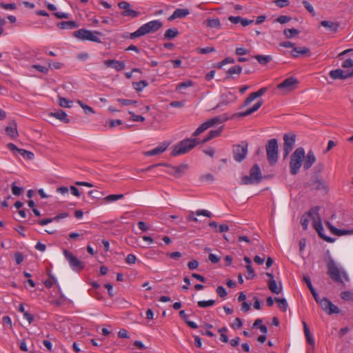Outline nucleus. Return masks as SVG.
<instances>
[{"mask_svg":"<svg viewBox=\"0 0 353 353\" xmlns=\"http://www.w3.org/2000/svg\"><path fill=\"white\" fill-rule=\"evenodd\" d=\"M163 26V23L159 20H153L142 25L137 30L130 34V35L124 36V38H130L134 39L135 38L141 37L148 33H152L157 31Z\"/></svg>","mask_w":353,"mask_h":353,"instance_id":"obj_1","label":"nucleus"},{"mask_svg":"<svg viewBox=\"0 0 353 353\" xmlns=\"http://www.w3.org/2000/svg\"><path fill=\"white\" fill-rule=\"evenodd\" d=\"M327 274L334 282L343 283L342 277H343L346 281H350L346 272L343 269L339 268L336 262L332 258L329 259L327 263Z\"/></svg>","mask_w":353,"mask_h":353,"instance_id":"obj_2","label":"nucleus"},{"mask_svg":"<svg viewBox=\"0 0 353 353\" xmlns=\"http://www.w3.org/2000/svg\"><path fill=\"white\" fill-rule=\"evenodd\" d=\"M199 143L200 141L197 138L183 139L174 146L171 154L173 157L184 154L193 149Z\"/></svg>","mask_w":353,"mask_h":353,"instance_id":"obj_3","label":"nucleus"},{"mask_svg":"<svg viewBox=\"0 0 353 353\" xmlns=\"http://www.w3.org/2000/svg\"><path fill=\"white\" fill-rule=\"evenodd\" d=\"M305 157V150L299 147L292 153L290 161V172L292 175H296L301 168Z\"/></svg>","mask_w":353,"mask_h":353,"instance_id":"obj_4","label":"nucleus"},{"mask_svg":"<svg viewBox=\"0 0 353 353\" xmlns=\"http://www.w3.org/2000/svg\"><path fill=\"white\" fill-rule=\"evenodd\" d=\"M263 179V176L260 167L258 164H254L250 170L249 176H243L241 179V184L242 185H252L259 183Z\"/></svg>","mask_w":353,"mask_h":353,"instance_id":"obj_5","label":"nucleus"},{"mask_svg":"<svg viewBox=\"0 0 353 353\" xmlns=\"http://www.w3.org/2000/svg\"><path fill=\"white\" fill-rule=\"evenodd\" d=\"M72 34L74 37L81 41H90L96 43H101V41L99 37V35H101V33L98 31H92L85 28H81L74 31Z\"/></svg>","mask_w":353,"mask_h":353,"instance_id":"obj_6","label":"nucleus"},{"mask_svg":"<svg viewBox=\"0 0 353 353\" xmlns=\"http://www.w3.org/2000/svg\"><path fill=\"white\" fill-rule=\"evenodd\" d=\"M278 148L276 139H270L265 145L267 159L270 165H274L278 161Z\"/></svg>","mask_w":353,"mask_h":353,"instance_id":"obj_7","label":"nucleus"},{"mask_svg":"<svg viewBox=\"0 0 353 353\" xmlns=\"http://www.w3.org/2000/svg\"><path fill=\"white\" fill-rule=\"evenodd\" d=\"M228 119V117L225 116H217L215 117H213L204 123H203L201 125H200L196 130L192 133L193 137H197L206 130H208L209 128L214 125L217 123H221Z\"/></svg>","mask_w":353,"mask_h":353,"instance_id":"obj_8","label":"nucleus"},{"mask_svg":"<svg viewBox=\"0 0 353 353\" xmlns=\"http://www.w3.org/2000/svg\"><path fill=\"white\" fill-rule=\"evenodd\" d=\"M228 119V117L225 116H217L215 117H213L204 123H203L201 125H200L196 130L192 133L193 137H197L206 130H208L209 128L214 125L217 123H221Z\"/></svg>","mask_w":353,"mask_h":353,"instance_id":"obj_9","label":"nucleus"},{"mask_svg":"<svg viewBox=\"0 0 353 353\" xmlns=\"http://www.w3.org/2000/svg\"><path fill=\"white\" fill-rule=\"evenodd\" d=\"M298 83L299 81L296 78L290 77L285 79L281 83L278 84L276 88L277 89L281 90L283 93H288L294 90Z\"/></svg>","mask_w":353,"mask_h":353,"instance_id":"obj_10","label":"nucleus"},{"mask_svg":"<svg viewBox=\"0 0 353 353\" xmlns=\"http://www.w3.org/2000/svg\"><path fill=\"white\" fill-rule=\"evenodd\" d=\"M63 254L72 270L79 271L84 268V265L72 252L64 250Z\"/></svg>","mask_w":353,"mask_h":353,"instance_id":"obj_11","label":"nucleus"},{"mask_svg":"<svg viewBox=\"0 0 353 353\" xmlns=\"http://www.w3.org/2000/svg\"><path fill=\"white\" fill-rule=\"evenodd\" d=\"M248 153V143L244 142L240 145H234L233 149V157L237 162H241Z\"/></svg>","mask_w":353,"mask_h":353,"instance_id":"obj_12","label":"nucleus"},{"mask_svg":"<svg viewBox=\"0 0 353 353\" xmlns=\"http://www.w3.org/2000/svg\"><path fill=\"white\" fill-rule=\"evenodd\" d=\"M318 304L328 314H339L340 312L339 307L325 297H322Z\"/></svg>","mask_w":353,"mask_h":353,"instance_id":"obj_13","label":"nucleus"},{"mask_svg":"<svg viewBox=\"0 0 353 353\" xmlns=\"http://www.w3.org/2000/svg\"><path fill=\"white\" fill-rule=\"evenodd\" d=\"M118 6L120 9L123 10V12H121V15L123 17L137 18L140 15V12L131 8V6L128 1H121L118 3Z\"/></svg>","mask_w":353,"mask_h":353,"instance_id":"obj_14","label":"nucleus"},{"mask_svg":"<svg viewBox=\"0 0 353 353\" xmlns=\"http://www.w3.org/2000/svg\"><path fill=\"white\" fill-rule=\"evenodd\" d=\"M296 136L292 134H285L283 136V156L287 157L292 150L295 143Z\"/></svg>","mask_w":353,"mask_h":353,"instance_id":"obj_15","label":"nucleus"},{"mask_svg":"<svg viewBox=\"0 0 353 353\" xmlns=\"http://www.w3.org/2000/svg\"><path fill=\"white\" fill-rule=\"evenodd\" d=\"M7 148L10 150H11L14 154L19 153L23 158L27 159L28 160H32L34 159V155L32 152L28 151L24 149H19L12 143H8Z\"/></svg>","mask_w":353,"mask_h":353,"instance_id":"obj_16","label":"nucleus"},{"mask_svg":"<svg viewBox=\"0 0 353 353\" xmlns=\"http://www.w3.org/2000/svg\"><path fill=\"white\" fill-rule=\"evenodd\" d=\"M268 90L267 87H263L259 89L258 91L250 93L248 97L245 99L243 105L240 107V108H243L244 107L248 106L250 103H252L255 99L261 97Z\"/></svg>","mask_w":353,"mask_h":353,"instance_id":"obj_17","label":"nucleus"},{"mask_svg":"<svg viewBox=\"0 0 353 353\" xmlns=\"http://www.w3.org/2000/svg\"><path fill=\"white\" fill-rule=\"evenodd\" d=\"M166 166L169 168L167 172L175 177L181 176L188 168V165L187 164H181L179 166H171L167 164Z\"/></svg>","mask_w":353,"mask_h":353,"instance_id":"obj_18","label":"nucleus"},{"mask_svg":"<svg viewBox=\"0 0 353 353\" xmlns=\"http://www.w3.org/2000/svg\"><path fill=\"white\" fill-rule=\"evenodd\" d=\"M314 228L317 232L319 236L328 243L334 242V239L332 237L327 236L323 234L324 228L323 227L321 220L320 217H318V220H315L314 223Z\"/></svg>","mask_w":353,"mask_h":353,"instance_id":"obj_19","label":"nucleus"},{"mask_svg":"<svg viewBox=\"0 0 353 353\" xmlns=\"http://www.w3.org/2000/svg\"><path fill=\"white\" fill-rule=\"evenodd\" d=\"M263 105V101H258L252 108H248L247 110L241 112L235 113L233 114L232 118L234 117H244L248 115H250L253 112L258 110L261 105Z\"/></svg>","mask_w":353,"mask_h":353,"instance_id":"obj_20","label":"nucleus"},{"mask_svg":"<svg viewBox=\"0 0 353 353\" xmlns=\"http://www.w3.org/2000/svg\"><path fill=\"white\" fill-rule=\"evenodd\" d=\"M316 162V157L312 150H309L303 161V165L304 170L310 169L312 165Z\"/></svg>","mask_w":353,"mask_h":353,"instance_id":"obj_21","label":"nucleus"},{"mask_svg":"<svg viewBox=\"0 0 353 353\" xmlns=\"http://www.w3.org/2000/svg\"><path fill=\"white\" fill-rule=\"evenodd\" d=\"M6 133L7 136L12 139H16L18 135L17 125L14 121L9 123V125L6 127Z\"/></svg>","mask_w":353,"mask_h":353,"instance_id":"obj_22","label":"nucleus"},{"mask_svg":"<svg viewBox=\"0 0 353 353\" xmlns=\"http://www.w3.org/2000/svg\"><path fill=\"white\" fill-rule=\"evenodd\" d=\"M168 147V143L166 142L161 143L159 145L156 147L155 148L148 150L144 153L146 156H155L159 154L163 153Z\"/></svg>","mask_w":353,"mask_h":353,"instance_id":"obj_23","label":"nucleus"},{"mask_svg":"<svg viewBox=\"0 0 353 353\" xmlns=\"http://www.w3.org/2000/svg\"><path fill=\"white\" fill-rule=\"evenodd\" d=\"M190 14L188 9L177 8L176 9L172 14L168 17V21H173L177 18H184Z\"/></svg>","mask_w":353,"mask_h":353,"instance_id":"obj_24","label":"nucleus"},{"mask_svg":"<svg viewBox=\"0 0 353 353\" xmlns=\"http://www.w3.org/2000/svg\"><path fill=\"white\" fill-rule=\"evenodd\" d=\"M310 186L314 189V190H327V186L325 183V182L320 179L319 177L316 176L312 182L310 184Z\"/></svg>","mask_w":353,"mask_h":353,"instance_id":"obj_25","label":"nucleus"},{"mask_svg":"<svg viewBox=\"0 0 353 353\" xmlns=\"http://www.w3.org/2000/svg\"><path fill=\"white\" fill-rule=\"evenodd\" d=\"M321 26L327 28L330 32L335 33L338 31L339 23L330 21L323 20L321 21Z\"/></svg>","mask_w":353,"mask_h":353,"instance_id":"obj_26","label":"nucleus"},{"mask_svg":"<svg viewBox=\"0 0 353 353\" xmlns=\"http://www.w3.org/2000/svg\"><path fill=\"white\" fill-rule=\"evenodd\" d=\"M222 101L221 105H228L236 101L237 97L232 92L228 91L221 96Z\"/></svg>","mask_w":353,"mask_h":353,"instance_id":"obj_27","label":"nucleus"},{"mask_svg":"<svg viewBox=\"0 0 353 353\" xmlns=\"http://www.w3.org/2000/svg\"><path fill=\"white\" fill-rule=\"evenodd\" d=\"M194 214H196L197 216L203 215V216H208V217H211V216H212L211 212H210L209 211H208L206 210H199L196 212H194L192 211L190 212V214L188 216V219L190 221H194V222H197L198 219L194 216Z\"/></svg>","mask_w":353,"mask_h":353,"instance_id":"obj_28","label":"nucleus"},{"mask_svg":"<svg viewBox=\"0 0 353 353\" xmlns=\"http://www.w3.org/2000/svg\"><path fill=\"white\" fill-rule=\"evenodd\" d=\"M50 115L55 117L61 121L64 122L65 123H68L70 122V119L68 118L67 114L62 110H59L54 112H51Z\"/></svg>","mask_w":353,"mask_h":353,"instance_id":"obj_29","label":"nucleus"},{"mask_svg":"<svg viewBox=\"0 0 353 353\" xmlns=\"http://www.w3.org/2000/svg\"><path fill=\"white\" fill-rule=\"evenodd\" d=\"M310 49L306 47H294L291 51V55L293 57H298L299 55L308 54Z\"/></svg>","mask_w":353,"mask_h":353,"instance_id":"obj_30","label":"nucleus"},{"mask_svg":"<svg viewBox=\"0 0 353 353\" xmlns=\"http://www.w3.org/2000/svg\"><path fill=\"white\" fill-rule=\"evenodd\" d=\"M223 128L221 127L216 130H212L209 132V133L206 135V137L202 140V143H205L210 141L211 139L219 137L221 132H222Z\"/></svg>","mask_w":353,"mask_h":353,"instance_id":"obj_31","label":"nucleus"},{"mask_svg":"<svg viewBox=\"0 0 353 353\" xmlns=\"http://www.w3.org/2000/svg\"><path fill=\"white\" fill-rule=\"evenodd\" d=\"M268 285L269 290L276 294H279L282 291V285L280 283L279 286L275 280L268 281Z\"/></svg>","mask_w":353,"mask_h":353,"instance_id":"obj_32","label":"nucleus"},{"mask_svg":"<svg viewBox=\"0 0 353 353\" xmlns=\"http://www.w3.org/2000/svg\"><path fill=\"white\" fill-rule=\"evenodd\" d=\"M61 29L71 30L78 27V24L74 21H61L57 24Z\"/></svg>","mask_w":353,"mask_h":353,"instance_id":"obj_33","label":"nucleus"},{"mask_svg":"<svg viewBox=\"0 0 353 353\" xmlns=\"http://www.w3.org/2000/svg\"><path fill=\"white\" fill-rule=\"evenodd\" d=\"M254 58L256 59L258 61V62L261 65H266L272 59V56L270 55L257 54L255 55Z\"/></svg>","mask_w":353,"mask_h":353,"instance_id":"obj_34","label":"nucleus"},{"mask_svg":"<svg viewBox=\"0 0 353 353\" xmlns=\"http://www.w3.org/2000/svg\"><path fill=\"white\" fill-rule=\"evenodd\" d=\"M148 85V83L145 80H141V81H138V82H133L132 83L133 88L135 90L138 91V92L142 91Z\"/></svg>","mask_w":353,"mask_h":353,"instance_id":"obj_35","label":"nucleus"},{"mask_svg":"<svg viewBox=\"0 0 353 353\" xmlns=\"http://www.w3.org/2000/svg\"><path fill=\"white\" fill-rule=\"evenodd\" d=\"M179 34V30L176 28H169L165 31L164 34V38L168 39H172L176 37Z\"/></svg>","mask_w":353,"mask_h":353,"instance_id":"obj_36","label":"nucleus"},{"mask_svg":"<svg viewBox=\"0 0 353 353\" xmlns=\"http://www.w3.org/2000/svg\"><path fill=\"white\" fill-rule=\"evenodd\" d=\"M274 300L278 303V307L282 312H285L288 310V304L285 298H275Z\"/></svg>","mask_w":353,"mask_h":353,"instance_id":"obj_37","label":"nucleus"},{"mask_svg":"<svg viewBox=\"0 0 353 353\" xmlns=\"http://www.w3.org/2000/svg\"><path fill=\"white\" fill-rule=\"evenodd\" d=\"M206 24L208 27L212 28H221V24L220 20L216 19H209L206 21Z\"/></svg>","mask_w":353,"mask_h":353,"instance_id":"obj_38","label":"nucleus"},{"mask_svg":"<svg viewBox=\"0 0 353 353\" xmlns=\"http://www.w3.org/2000/svg\"><path fill=\"white\" fill-rule=\"evenodd\" d=\"M330 77L332 79H343V70L341 69L332 70L330 72Z\"/></svg>","mask_w":353,"mask_h":353,"instance_id":"obj_39","label":"nucleus"},{"mask_svg":"<svg viewBox=\"0 0 353 353\" xmlns=\"http://www.w3.org/2000/svg\"><path fill=\"white\" fill-rule=\"evenodd\" d=\"M299 30L296 28H286L283 31V34L288 39H291L299 34Z\"/></svg>","mask_w":353,"mask_h":353,"instance_id":"obj_40","label":"nucleus"},{"mask_svg":"<svg viewBox=\"0 0 353 353\" xmlns=\"http://www.w3.org/2000/svg\"><path fill=\"white\" fill-rule=\"evenodd\" d=\"M124 197V194H110L106 196L103 199L106 203H111L116 201L119 199H121Z\"/></svg>","mask_w":353,"mask_h":353,"instance_id":"obj_41","label":"nucleus"},{"mask_svg":"<svg viewBox=\"0 0 353 353\" xmlns=\"http://www.w3.org/2000/svg\"><path fill=\"white\" fill-rule=\"evenodd\" d=\"M319 207L315 206L312 208L310 211L307 213V215L310 218L313 219L314 221L316 220V217L318 219L319 216Z\"/></svg>","mask_w":353,"mask_h":353,"instance_id":"obj_42","label":"nucleus"},{"mask_svg":"<svg viewBox=\"0 0 353 353\" xmlns=\"http://www.w3.org/2000/svg\"><path fill=\"white\" fill-rule=\"evenodd\" d=\"M215 301L210 299L208 301H199L197 302V305L201 308H205L214 305Z\"/></svg>","mask_w":353,"mask_h":353,"instance_id":"obj_43","label":"nucleus"},{"mask_svg":"<svg viewBox=\"0 0 353 353\" xmlns=\"http://www.w3.org/2000/svg\"><path fill=\"white\" fill-rule=\"evenodd\" d=\"M125 63L124 61L114 59L112 68H114L117 71H121L125 68Z\"/></svg>","mask_w":353,"mask_h":353,"instance_id":"obj_44","label":"nucleus"},{"mask_svg":"<svg viewBox=\"0 0 353 353\" xmlns=\"http://www.w3.org/2000/svg\"><path fill=\"white\" fill-rule=\"evenodd\" d=\"M242 72V67L240 65H234L231 67L227 72L229 75L240 74Z\"/></svg>","mask_w":353,"mask_h":353,"instance_id":"obj_45","label":"nucleus"},{"mask_svg":"<svg viewBox=\"0 0 353 353\" xmlns=\"http://www.w3.org/2000/svg\"><path fill=\"white\" fill-rule=\"evenodd\" d=\"M77 103L82 108L85 114H93L94 113V110L92 108L88 106V105L83 103V101L79 100Z\"/></svg>","mask_w":353,"mask_h":353,"instance_id":"obj_46","label":"nucleus"},{"mask_svg":"<svg viewBox=\"0 0 353 353\" xmlns=\"http://www.w3.org/2000/svg\"><path fill=\"white\" fill-rule=\"evenodd\" d=\"M117 101L123 106H128V105H135L138 103L135 100L124 99H117Z\"/></svg>","mask_w":353,"mask_h":353,"instance_id":"obj_47","label":"nucleus"},{"mask_svg":"<svg viewBox=\"0 0 353 353\" xmlns=\"http://www.w3.org/2000/svg\"><path fill=\"white\" fill-rule=\"evenodd\" d=\"M56 282L55 277L52 275L51 274H49V279H46L44 281V285L47 288H50Z\"/></svg>","mask_w":353,"mask_h":353,"instance_id":"obj_48","label":"nucleus"},{"mask_svg":"<svg viewBox=\"0 0 353 353\" xmlns=\"http://www.w3.org/2000/svg\"><path fill=\"white\" fill-rule=\"evenodd\" d=\"M197 52L204 54L210 52H215V48L214 47H206V48H198L196 49Z\"/></svg>","mask_w":353,"mask_h":353,"instance_id":"obj_49","label":"nucleus"},{"mask_svg":"<svg viewBox=\"0 0 353 353\" xmlns=\"http://www.w3.org/2000/svg\"><path fill=\"white\" fill-rule=\"evenodd\" d=\"M170 63H171L172 64L174 68H179L181 67V64H182L181 60L177 59L171 60L169 61H165L164 63V65L168 67V64Z\"/></svg>","mask_w":353,"mask_h":353,"instance_id":"obj_50","label":"nucleus"},{"mask_svg":"<svg viewBox=\"0 0 353 353\" xmlns=\"http://www.w3.org/2000/svg\"><path fill=\"white\" fill-rule=\"evenodd\" d=\"M12 192L15 196H20L23 192V188L18 187L13 183L11 185Z\"/></svg>","mask_w":353,"mask_h":353,"instance_id":"obj_51","label":"nucleus"},{"mask_svg":"<svg viewBox=\"0 0 353 353\" xmlns=\"http://www.w3.org/2000/svg\"><path fill=\"white\" fill-rule=\"evenodd\" d=\"M47 62H48L49 68H50L51 69L58 70V69L61 68L63 66V63H59V62H54L52 60H48Z\"/></svg>","mask_w":353,"mask_h":353,"instance_id":"obj_52","label":"nucleus"},{"mask_svg":"<svg viewBox=\"0 0 353 353\" xmlns=\"http://www.w3.org/2000/svg\"><path fill=\"white\" fill-rule=\"evenodd\" d=\"M129 114L131 115L130 120L133 121L143 122L145 121V118L141 115H137L132 111H130Z\"/></svg>","mask_w":353,"mask_h":353,"instance_id":"obj_53","label":"nucleus"},{"mask_svg":"<svg viewBox=\"0 0 353 353\" xmlns=\"http://www.w3.org/2000/svg\"><path fill=\"white\" fill-rule=\"evenodd\" d=\"M248 274L245 276L247 279H252L255 277V274L254 272V269L252 268L251 265H246Z\"/></svg>","mask_w":353,"mask_h":353,"instance_id":"obj_54","label":"nucleus"},{"mask_svg":"<svg viewBox=\"0 0 353 353\" xmlns=\"http://www.w3.org/2000/svg\"><path fill=\"white\" fill-rule=\"evenodd\" d=\"M0 7L5 9V10H15L17 8V6L15 3H1Z\"/></svg>","mask_w":353,"mask_h":353,"instance_id":"obj_55","label":"nucleus"},{"mask_svg":"<svg viewBox=\"0 0 353 353\" xmlns=\"http://www.w3.org/2000/svg\"><path fill=\"white\" fill-rule=\"evenodd\" d=\"M274 3L279 8H284L290 4V1L288 0H275Z\"/></svg>","mask_w":353,"mask_h":353,"instance_id":"obj_56","label":"nucleus"},{"mask_svg":"<svg viewBox=\"0 0 353 353\" xmlns=\"http://www.w3.org/2000/svg\"><path fill=\"white\" fill-rule=\"evenodd\" d=\"M291 18L290 17L285 15H281L279 17L276 19H275L276 22L280 23L281 24H284L290 21Z\"/></svg>","mask_w":353,"mask_h":353,"instance_id":"obj_57","label":"nucleus"},{"mask_svg":"<svg viewBox=\"0 0 353 353\" xmlns=\"http://www.w3.org/2000/svg\"><path fill=\"white\" fill-rule=\"evenodd\" d=\"M32 68H35L37 70L43 73V74H48V71H49V68L46 67V66H43V65H32Z\"/></svg>","mask_w":353,"mask_h":353,"instance_id":"obj_58","label":"nucleus"},{"mask_svg":"<svg viewBox=\"0 0 353 353\" xmlns=\"http://www.w3.org/2000/svg\"><path fill=\"white\" fill-rule=\"evenodd\" d=\"M303 279V281L306 283L307 286L308 287V288L310 289L311 292H313L314 290H315V289L314 288V287L312 284L310 278L308 276L304 275Z\"/></svg>","mask_w":353,"mask_h":353,"instance_id":"obj_59","label":"nucleus"},{"mask_svg":"<svg viewBox=\"0 0 353 353\" xmlns=\"http://www.w3.org/2000/svg\"><path fill=\"white\" fill-rule=\"evenodd\" d=\"M216 291L218 295L221 298H224L227 296V291L223 286H218Z\"/></svg>","mask_w":353,"mask_h":353,"instance_id":"obj_60","label":"nucleus"},{"mask_svg":"<svg viewBox=\"0 0 353 353\" xmlns=\"http://www.w3.org/2000/svg\"><path fill=\"white\" fill-rule=\"evenodd\" d=\"M308 217L309 216L307 215H303L301 219V223L303 229L305 230L307 229V226H308V223H309Z\"/></svg>","mask_w":353,"mask_h":353,"instance_id":"obj_61","label":"nucleus"},{"mask_svg":"<svg viewBox=\"0 0 353 353\" xmlns=\"http://www.w3.org/2000/svg\"><path fill=\"white\" fill-rule=\"evenodd\" d=\"M70 102L71 101L70 100L67 99L66 98H63V97L59 98V105L61 107L69 108Z\"/></svg>","mask_w":353,"mask_h":353,"instance_id":"obj_62","label":"nucleus"},{"mask_svg":"<svg viewBox=\"0 0 353 353\" xmlns=\"http://www.w3.org/2000/svg\"><path fill=\"white\" fill-rule=\"evenodd\" d=\"M137 261V257L135 255L132 254H130L127 256L125 259V262L128 264H134Z\"/></svg>","mask_w":353,"mask_h":353,"instance_id":"obj_63","label":"nucleus"},{"mask_svg":"<svg viewBox=\"0 0 353 353\" xmlns=\"http://www.w3.org/2000/svg\"><path fill=\"white\" fill-rule=\"evenodd\" d=\"M199 263L196 260H192L188 263V267L191 270L196 269L199 267Z\"/></svg>","mask_w":353,"mask_h":353,"instance_id":"obj_64","label":"nucleus"}]
</instances>
